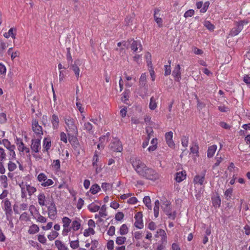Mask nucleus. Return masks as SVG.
<instances>
[{
  "mask_svg": "<svg viewBox=\"0 0 250 250\" xmlns=\"http://www.w3.org/2000/svg\"><path fill=\"white\" fill-rule=\"evenodd\" d=\"M6 115L4 113H0V123L4 124L6 122Z\"/></svg>",
  "mask_w": 250,
  "mask_h": 250,
  "instance_id": "obj_60",
  "label": "nucleus"
},
{
  "mask_svg": "<svg viewBox=\"0 0 250 250\" xmlns=\"http://www.w3.org/2000/svg\"><path fill=\"white\" fill-rule=\"evenodd\" d=\"M248 21L243 20L236 23L235 26L231 29L229 35L231 36L237 35L243 29L244 25L248 24Z\"/></svg>",
  "mask_w": 250,
  "mask_h": 250,
  "instance_id": "obj_5",
  "label": "nucleus"
},
{
  "mask_svg": "<svg viewBox=\"0 0 250 250\" xmlns=\"http://www.w3.org/2000/svg\"><path fill=\"white\" fill-rule=\"evenodd\" d=\"M90 233L94 234L95 231L92 228H89L88 229L84 230L83 232V235L85 237H87L90 235Z\"/></svg>",
  "mask_w": 250,
  "mask_h": 250,
  "instance_id": "obj_41",
  "label": "nucleus"
},
{
  "mask_svg": "<svg viewBox=\"0 0 250 250\" xmlns=\"http://www.w3.org/2000/svg\"><path fill=\"white\" fill-rule=\"evenodd\" d=\"M204 26L209 30L213 31L214 29V26L209 21H205Z\"/></svg>",
  "mask_w": 250,
  "mask_h": 250,
  "instance_id": "obj_42",
  "label": "nucleus"
},
{
  "mask_svg": "<svg viewBox=\"0 0 250 250\" xmlns=\"http://www.w3.org/2000/svg\"><path fill=\"white\" fill-rule=\"evenodd\" d=\"M70 246L73 249H76L79 247V241L78 240L72 241L70 243Z\"/></svg>",
  "mask_w": 250,
  "mask_h": 250,
  "instance_id": "obj_48",
  "label": "nucleus"
},
{
  "mask_svg": "<svg viewBox=\"0 0 250 250\" xmlns=\"http://www.w3.org/2000/svg\"><path fill=\"white\" fill-rule=\"evenodd\" d=\"M43 147L46 151H48L51 147V141L49 139L45 138L43 140Z\"/></svg>",
  "mask_w": 250,
  "mask_h": 250,
  "instance_id": "obj_32",
  "label": "nucleus"
},
{
  "mask_svg": "<svg viewBox=\"0 0 250 250\" xmlns=\"http://www.w3.org/2000/svg\"><path fill=\"white\" fill-rule=\"evenodd\" d=\"M205 171L201 175H197L194 178V183L195 184L202 185L205 179Z\"/></svg>",
  "mask_w": 250,
  "mask_h": 250,
  "instance_id": "obj_12",
  "label": "nucleus"
},
{
  "mask_svg": "<svg viewBox=\"0 0 250 250\" xmlns=\"http://www.w3.org/2000/svg\"><path fill=\"white\" fill-rule=\"evenodd\" d=\"M53 181L51 179H47L46 178V180L45 181H44L41 185L43 187H47L53 185Z\"/></svg>",
  "mask_w": 250,
  "mask_h": 250,
  "instance_id": "obj_56",
  "label": "nucleus"
},
{
  "mask_svg": "<svg viewBox=\"0 0 250 250\" xmlns=\"http://www.w3.org/2000/svg\"><path fill=\"white\" fill-rule=\"evenodd\" d=\"M139 85L140 89H142L139 93V95L143 98H144L148 91V85L146 84V76L145 73L142 74L139 79Z\"/></svg>",
  "mask_w": 250,
  "mask_h": 250,
  "instance_id": "obj_3",
  "label": "nucleus"
},
{
  "mask_svg": "<svg viewBox=\"0 0 250 250\" xmlns=\"http://www.w3.org/2000/svg\"><path fill=\"white\" fill-rule=\"evenodd\" d=\"M182 146L185 147H187L188 144V137L186 136L182 137L181 139Z\"/></svg>",
  "mask_w": 250,
  "mask_h": 250,
  "instance_id": "obj_49",
  "label": "nucleus"
},
{
  "mask_svg": "<svg viewBox=\"0 0 250 250\" xmlns=\"http://www.w3.org/2000/svg\"><path fill=\"white\" fill-rule=\"evenodd\" d=\"M93 125L92 124L88 122H85L83 125V129L89 132V133H93L92 131Z\"/></svg>",
  "mask_w": 250,
  "mask_h": 250,
  "instance_id": "obj_26",
  "label": "nucleus"
},
{
  "mask_svg": "<svg viewBox=\"0 0 250 250\" xmlns=\"http://www.w3.org/2000/svg\"><path fill=\"white\" fill-rule=\"evenodd\" d=\"M130 48L134 52H137L138 49L139 51H141L143 50L142 45L140 41H133L131 44Z\"/></svg>",
  "mask_w": 250,
  "mask_h": 250,
  "instance_id": "obj_13",
  "label": "nucleus"
},
{
  "mask_svg": "<svg viewBox=\"0 0 250 250\" xmlns=\"http://www.w3.org/2000/svg\"><path fill=\"white\" fill-rule=\"evenodd\" d=\"M194 14V11L193 9H190L186 11L184 14V17L186 18L191 17Z\"/></svg>",
  "mask_w": 250,
  "mask_h": 250,
  "instance_id": "obj_53",
  "label": "nucleus"
},
{
  "mask_svg": "<svg viewBox=\"0 0 250 250\" xmlns=\"http://www.w3.org/2000/svg\"><path fill=\"white\" fill-rule=\"evenodd\" d=\"M212 204L214 207H219L221 204V199L219 196L214 197L212 198Z\"/></svg>",
  "mask_w": 250,
  "mask_h": 250,
  "instance_id": "obj_27",
  "label": "nucleus"
},
{
  "mask_svg": "<svg viewBox=\"0 0 250 250\" xmlns=\"http://www.w3.org/2000/svg\"><path fill=\"white\" fill-rule=\"evenodd\" d=\"M6 154L4 150L2 147H0V161L4 160L6 158Z\"/></svg>",
  "mask_w": 250,
  "mask_h": 250,
  "instance_id": "obj_52",
  "label": "nucleus"
},
{
  "mask_svg": "<svg viewBox=\"0 0 250 250\" xmlns=\"http://www.w3.org/2000/svg\"><path fill=\"white\" fill-rule=\"evenodd\" d=\"M32 130L36 134H43L42 127L39 125L38 122L36 120H33L32 121Z\"/></svg>",
  "mask_w": 250,
  "mask_h": 250,
  "instance_id": "obj_9",
  "label": "nucleus"
},
{
  "mask_svg": "<svg viewBox=\"0 0 250 250\" xmlns=\"http://www.w3.org/2000/svg\"><path fill=\"white\" fill-rule=\"evenodd\" d=\"M15 148V146L14 145H12V146L8 149L9 150V155L11 156L13 158H15L16 157V154L14 151Z\"/></svg>",
  "mask_w": 250,
  "mask_h": 250,
  "instance_id": "obj_55",
  "label": "nucleus"
},
{
  "mask_svg": "<svg viewBox=\"0 0 250 250\" xmlns=\"http://www.w3.org/2000/svg\"><path fill=\"white\" fill-rule=\"evenodd\" d=\"M131 163L136 172L141 177L153 181L159 178L158 174L152 168L148 167L139 158H132Z\"/></svg>",
  "mask_w": 250,
  "mask_h": 250,
  "instance_id": "obj_1",
  "label": "nucleus"
},
{
  "mask_svg": "<svg viewBox=\"0 0 250 250\" xmlns=\"http://www.w3.org/2000/svg\"><path fill=\"white\" fill-rule=\"evenodd\" d=\"M20 219L21 220L25 221H29V217L28 215V213L26 212L22 213L20 217Z\"/></svg>",
  "mask_w": 250,
  "mask_h": 250,
  "instance_id": "obj_51",
  "label": "nucleus"
},
{
  "mask_svg": "<svg viewBox=\"0 0 250 250\" xmlns=\"http://www.w3.org/2000/svg\"><path fill=\"white\" fill-rule=\"evenodd\" d=\"M2 144L7 149L12 146V145H11L10 142L7 139H3L2 140Z\"/></svg>",
  "mask_w": 250,
  "mask_h": 250,
  "instance_id": "obj_64",
  "label": "nucleus"
},
{
  "mask_svg": "<svg viewBox=\"0 0 250 250\" xmlns=\"http://www.w3.org/2000/svg\"><path fill=\"white\" fill-rule=\"evenodd\" d=\"M109 148L113 151L121 152L123 150L121 142L118 140H115L109 146Z\"/></svg>",
  "mask_w": 250,
  "mask_h": 250,
  "instance_id": "obj_6",
  "label": "nucleus"
},
{
  "mask_svg": "<svg viewBox=\"0 0 250 250\" xmlns=\"http://www.w3.org/2000/svg\"><path fill=\"white\" fill-rule=\"evenodd\" d=\"M41 141L39 139H35L32 140V144L31 148L35 152H38L40 146Z\"/></svg>",
  "mask_w": 250,
  "mask_h": 250,
  "instance_id": "obj_14",
  "label": "nucleus"
},
{
  "mask_svg": "<svg viewBox=\"0 0 250 250\" xmlns=\"http://www.w3.org/2000/svg\"><path fill=\"white\" fill-rule=\"evenodd\" d=\"M161 208L164 212L168 216V218L174 220L176 217L175 212H171V203L166 199L162 200Z\"/></svg>",
  "mask_w": 250,
  "mask_h": 250,
  "instance_id": "obj_4",
  "label": "nucleus"
},
{
  "mask_svg": "<svg viewBox=\"0 0 250 250\" xmlns=\"http://www.w3.org/2000/svg\"><path fill=\"white\" fill-rule=\"evenodd\" d=\"M64 122L68 128L66 129L68 140L70 143L75 142L77 141V136L78 134V128L75 124V120L70 116L65 117Z\"/></svg>",
  "mask_w": 250,
  "mask_h": 250,
  "instance_id": "obj_2",
  "label": "nucleus"
},
{
  "mask_svg": "<svg viewBox=\"0 0 250 250\" xmlns=\"http://www.w3.org/2000/svg\"><path fill=\"white\" fill-rule=\"evenodd\" d=\"M100 190L101 188L100 186L98 184H95L91 187L90 191L92 194H95Z\"/></svg>",
  "mask_w": 250,
  "mask_h": 250,
  "instance_id": "obj_28",
  "label": "nucleus"
},
{
  "mask_svg": "<svg viewBox=\"0 0 250 250\" xmlns=\"http://www.w3.org/2000/svg\"><path fill=\"white\" fill-rule=\"evenodd\" d=\"M39 227L37 225L33 224L30 227L28 231L29 233L33 234L39 232Z\"/></svg>",
  "mask_w": 250,
  "mask_h": 250,
  "instance_id": "obj_25",
  "label": "nucleus"
},
{
  "mask_svg": "<svg viewBox=\"0 0 250 250\" xmlns=\"http://www.w3.org/2000/svg\"><path fill=\"white\" fill-rule=\"evenodd\" d=\"M209 4L210 3L209 1L205 2L204 4L203 7L201 9L200 12L201 13H205L207 11L209 5Z\"/></svg>",
  "mask_w": 250,
  "mask_h": 250,
  "instance_id": "obj_57",
  "label": "nucleus"
},
{
  "mask_svg": "<svg viewBox=\"0 0 250 250\" xmlns=\"http://www.w3.org/2000/svg\"><path fill=\"white\" fill-rule=\"evenodd\" d=\"M143 214L141 212H138L135 215V222L134 223L135 226L139 229H141L144 227V224L142 220Z\"/></svg>",
  "mask_w": 250,
  "mask_h": 250,
  "instance_id": "obj_7",
  "label": "nucleus"
},
{
  "mask_svg": "<svg viewBox=\"0 0 250 250\" xmlns=\"http://www.w3.org/2000/svg\"><path fill=\"white\" fill-rule=\"evenodd\" d=\"M126 238L124 236H119L117 237L116 243L117 244L121 245L125 243L126 241Z\"/></svg>",
  "mask_w": 250,
  "mask_h": 250,
  "instance_id": "obj_39",
  "label": "nucleus"
},
{
  "mask_svg": "<svg viewBox=\"0 0 250 250\" xmlns=\"http://www.w3.org/2000/svg\"><path fill=\"white\" fill-rule=\"evenodd\" d=\"M100 211H99V215L101 217H105L107 215L106 213V207L104 205L100 208Z\"/></svg>",
  "mask_w": 250,
  "mask_h": 250,
  "instance_id": "obj_44",
  "label": "nucleus"
},
{
  "mask_svg": "<svg viewBox=\"0 0 250 250\" xmlns=\"http://www.w3.org/2000/svg\"><path fill=\"white\" fill-rule=\"evenodd\" d=\"M38 203L41 206H43L45 205V196L44 193H41L38 196Z\"/></svg>",
  "mask_w": 250,
  "mask_h": 250,
  "instance_id": "obj_24",
  "label": "nucleus"
},
{
  "mask_svg": "<svg viewBox=\"0 0 250 250\" xmlns=\"http://www.w3.org/2000/svg\"><path fill=\"white\" fill-rule=\"evenodd\" d=\"M62 222L63 223V228H68L70 226L71 220L67 217H64L62 219Z\"/></svg>",
  "mask_w": 250,
  "mask_h": 250,
  "instance_id": "obj_29",
  "label": "nucleus"
},
{
  "mask_svg": "<svg viewBox=\"0 0 250 250\" xmlns=\"http://www.w3.org/2000/svg\"><path fill=\"white\" fill-rule=\"evenodd\" d=\"M146 62L149 67L152 66L151 62V55L150 53L147 52L146 54Z\"/></svg>",
  "mask_w": 250,
  "mask_h": 250,
  "instance_id": "obj_47",
  "label": "nucleus"
},
{
  "mask_svg": "<svg viewBox=\"0 0 250 250\" xmlns=\"http://www.w3.org/2000/svg\"><path fill=\"white\" fill-rule=\"evenodd\" d=\"M46 176L42 173H40L38 176V180L40 182L45 181L46 180Z\"/></svg>",
  "mask_w": 250,
  "mask_h": 250,
  "instance_id": "obj_62",
  "label": "nucleus"
},
{
  "mask_svg": "<svg viewBox=\"0 0 250 250\" xmlns=\"http://www.w3.org/2000/svg\"><path fill=\"white\" fill-rule=\"evenodd\" d=\"M60 139L64 143H67V137L66 134L63 132H62L60 134Z\"/></svg>",
  "mask_w": 250,
  "mask_h": 250,
  "instance_id": "obj_59",
  "label": "nucleus"
},
{
  "mask_svg": "<svg viewBox=\"0 0 250 250\" xmlns=\"http://www.w3.org/2000/svg\"><path fill=\"white\" fill-rule=\"evenodd\" d=\"M17 168V165L14 163L9 161L8 164V169L10 171H13Z\"/></svg>",
  "mask_w": 250,
  "mask_h": 250,
  "instance_id": "obj_43",
  "label": "nucleus"
},
{
  "mask_svg": "<svg viewBox=\"0 0 250 250\" xmlns=\"http://www.w3.org/2000/svg\"><path fill=\"white\" fill-rule=\"evenodd\" d=\"M100 208L98 205H96L94 202L89 204L88 206V209L92 212H95L98 211Z\"/></svg>",
  "mask_w": 250,
  "mask_h": 250,
  "instance_id": "obj_23",
  "label": "nucleus"
},
{
  "mask_svg": "<svg viewBox=\"0 0 250 250\" xmlns=\"http://www.w3.org/2000/svg\"><path fill=\"white\" fill-rule=\"evenodd\" d=\"M128 232V229L125 224L122 225L120 229V234L121 235L126 234Z\"/></svg>",
  "mask_w": 250,
  "mask_h": 250,
  "instance_id": "obj_30",
  "label": "nucleus"
},
{
  "mask_svg": "<svg viewBox=\"0 0 250 250\" xmlns=\"http://www.w3.org/2000/svg\"><path fill=\"white\" fill-rule=\"evenodd\" d=\"M2 202L3 203L4 210H6V209L10 208H11V204L9 201V199H8L7 198L3 200Z\"/></svg>",
  "mask_w": 250,
  "mask_h": 250,
  "instance_id": "obj_40",
  "label": "nucleus"
},
{
  "mask_svg": "<svg viewBox=\"0 0 250 250\" xmlns=\"http://www.w3.org/2000/svg\"><path fill=\"white\" fill-rule=\"evenodd\" d=\"M217 149V146L216 145H212L208 148V157L209 158L212 157Z\"/></svg>",
  "mask_w": 250,
  "mask_h": 250,
  "instance_id": "obj_22",
  "label": "nucleus"
},
{
  "mask_svg": "<svg viewBox=\"0 0 250 250\" xmlns=\"http://www.w3.org/2000/svg\"><path fill=\"white\" fill-rule=\"evenodd\" d=\"M232 193V189L231 188L227 189L225 192V197L227 200H229L231 199V197Z\"/></svg>",
  "mask_w": 250,
  "mask_h": 250,
  "instance_id": "obj_38",
  "label": "nucleus"
},
{
  "mask_svg": "<svg viewBox=\"0 0 250 250\" xmlns=\"http://www.w3.org/2000/svg\"><path fill=\"white\" fill-rule=\"evenodd\" d=\"M218 110L221 112H228L229 111V108L228 106H226L224 105H221L218 106Z\"/></svg>",
  "mask_w": 250,
  "mask_h": 250,
  "instance_id": "obj_50",
  "label": "nucleus"
},
{
  "mask_svg": "<svg viewBox=\"0 0 250 250\" xmlns=\"http://www.w3.org/2000/svg\"><path fill=\"white\" fill-rule=\"evenodd\" d=\"M70 48H67V54H66V58L67 60L68 64L70 65L72 63L73 59L70 53Z\"/></svg>",
  "mask_w": 250,
  "mask_h": 250,
  "instance_id": "obj_36",
  "label": "nucleus"
},
{
  "mask_svg": "<svg viewBox=\"0 0 250 250\" xmlns=\"http://www.w3.org/2000/svg\"><path fill=\"white\" fill-rule=\"evenodd\" d=\"M55 245L58 250H68V248L60 240H56Z\"/></svg>",
  "mask_w": 250,
  "mask_h": 250,
  "instance_id": "obj_21",
  "label": "nucleus"
},
{
  "mask_svg": "<svg viewBox=\"0 0 250 250\" xmlns=\"http://www.w3.org/2000/svg\"><path fill=\"white\" fill-rule=\"evenodd\" d=\"M172 75L175 78V81H179L181 78L180 66L177 64L172 71Z\"/></svg>",
  "mask_w": 250,
  "mask_h": 250,
  "instance_id": "obj_15",
  "label": "nucleus"
},
{
  "mask_svg": "<svg viewBox=\"0 0 250 250\" xmlns=\"http://www.w3.org/2000/svg\"><path fill=\"white\" fill-rule=\"evenodd\" d=\"M224 155L221 156V155H219L218 153L215 157L216 162L212 166V168L215 169L216 167H218L220 165V164L224 160Z\"/></svg>",
  "mask_w": 250,
  "mask_h": 250,
  "instance_id": "obj_17",
  "label": "nucleus"
},
{
  "mask_svg": "<svg viewBox=\"0 0 250 250\" xmlns=\"http://www.w3.org/2000/svg\"><path fill=\"white\" fill-rule=\"evenodd\" d=\"M98 160H99V158H98V156L97 154H95L93 156V160H92V165L94 167H97L98 166V164H97V163L98 162Z\"/></svg>",
  "mask_w": 250,
  "mask_h": 250,
  "instance_id": "obj_61",
  "label": "nucleus"
},
{
  "mask_svg": "<svg viewBox=\"0 0 250 250\" xmlns=\"http://www.w3.org/2000/svg\"><path fill=\"white\" fill-rule=\"evenodd\" d=\"M57 208L55 204L53 201H52L48 207V216L51 219H54L57 214Z\"/></svg>",
  "mask_w": 250,
  "mask_h": 250,
  "instance_id": "obj_8",
  "label": "nucleus"
},
{
  "mask_svg": "<svg viewBox=\"0 0 250 250\" xmlns=\"http://www.w3.org/2000/svg\"><path fill=\"white\" fill-rule=\"evenodd\" d=\"M143 202L149 209H151V200L148 196H145L143 199Z\"/></svg>",
  "mask_w": 250,
  "mask_h": 250,
  "instance_id": "obj_31",
  "label": "nucleus"
},
{
  "mask_svg": "<svg viewBox=\"0 0 250 250\" xmlns=\"http://www.w3.org/2000/svg\"><path fill=\"white\" fill-rule=\"evenodd\" d=\"M4 211H5L7 220L8 221H9V223H11L12 224H13L12 217L13 211H12V208H10L6 209V210H4Z\"/></svg>",
  "mask_w": 250,
  "mask_h": 250,
  "instance_id": "obj_20",
  "label": "nucleus"
},
{
  "mask_svg": "<svg viewBox=\"0 0 250 250\" xmlns=\"http://www.w3.org/2000/svg\"><path fill=\"white\" fill-rule=\"evenodd\" d=\"M52 166L54 168H55L57 170H59L60 168V161L59 160H54Z\"/></svg>",
  "mask_w": 250,
  "mask_h": 250,
  "instance_id": "obj_54",
  "label": "nucleus"
},
{
  "mask_svg": "<svg viewBox=\"0 0 250 250\" xmlns=\"http://www.w3.org/2000/svg\"><path fill=\"white\" fill-rule=\"evenodd\" d=\"M157 107V103L153 97H152L150 100L149 108L151 110H154Z\"/></svg>",
  "mask_w": 250,
  "mask_h": 250,
  "instance_id": "obj_34",
  "label": "nucleus"
},
{
  "mask_svg": "<svg viewBox=\"0 0 250 250\" xmlns=\"http://www.w3.org/2000/svg\"><path fill=\"white\" fill-rule=\"evenodd\" d=\"M168 65H165V76H168L171 73V69H170V61H168Z\"/></svg>",
  "mask_w": 250,
  "mask_h": 250,
  "instance_id": "obj_45",
  "label": "nucleus"
},
{
  "mask_svg": "<svg viewBox=\"0 0 250 250\" xmlns=\"http://www.w3.org/2000/svg\"><path fill=\"white\" fill-rule=\"evenodd\" d=\"M3 36L6 38H8L10 36H11L13 38H15V36L13 33V28H11L7 33H5Z\"/></svg>",
  "mask_w": 250,
  "mask_h": 250,
  "instance_id": "obj_46",
  "label": "nucleus"
},
{
  "mask_svg": "<svg viewBox=\"0 0 250 250\" xmlns=\"http://www.w3.org/2000/svg\"><path fill=\"white\" fill-rule=\"evenodd\" d=\"M146 132L147 134V138L150 139L151 136L153 135V130L151 127H146Z\"/></svg>",
  "mask_w": 250,
  "mask_h": 250,
  "instance_id": "obj_58",
  "label": "nucleus"
},
{
  "mask_svg": "<svg viewBox=\"0 0 250 250\" xmlns=\"http://www.w3.org/2000/svg\"><path fill=\"white\" fill-rule=\"evenodd\" d=\"M172 137L173 133L172 131L167 132L165 134V139L167 144L170 147H173L175 145L172 140Z\"/></svg>",
  "mask_w": 250,
  "mask_h": 250,
  "instance_id": "obj_10",
  "label": "nucleus"
},
{
  "mask_svg": "<svg viewBox=\"0 0 250 250\" xmlns=\"http://www.w3.org/2000/svg\"><path fill=\"white\" fill-rule=\"evenodd\" d=\"M26 188L28 192L29 195L31 196L36 191V188L29 185H26Z\"/></svg>",
  "mask_w": 250,
  "mask_h": 250,
  "instance_id": "obj_33",
  "label": "nucleus"
},
{
  "mask_svg": "<svg viewBox=\"0 0 250 250\" xmlns=\"http://www.w3.org/2000/svg\"><path fill=\"white\" fill-rule=\"evenodd\" d=\"M38 239V241L42 244H44L46 242V239L43 235H39Z\"/></svg>",
  "mask_w": 250,
  "mask_h": 250,
  "instance_id": "obj_63",
  "label": "nucleus"
},
{
  "mask_svg": "<svg viewBox=\"0 0 250 250\" xmlns=\"http://www.w3.org/2000/svg\"><path fill=\"white\" fill-rule=\"evenodd\" d=\"M34 217L37 221L41 223H45L46 222V218L41 215L39 212L37 213V215L34 216Z\"/></svg>",
  "mask_w": 250,
  "mask_h": 250,
  "instance_id": "obj_35",
  "label": "nucleus"
},
{
  "mask_svg": "<svg viewBox=\"0 0 250 250\" xmlns=\"http://www.w3.org/2000/svg\"><path fill=\"white\" fill-rule=\"evenodd\" d=\"M186 177V172L185 171H182L177 172L175 174V180L177 182L180 183L185 179Z\"/></svg>",
  "mask_w": 250,
  "mask_h": 250,
  "instance_id": "obj_16",
  "label": "nucleus"
},
{
  "mask_svg": "<svg viewBox=\"0 0 250 250\" xmlns=\"http://www.w3.org/2000/svg\"><path fill=\"white\" fill-rule=\"evenodd\" d=\"M79 62V60H77L75 62L74 64H73L72 63L71 64H70L71 68L72 69L73 71L74 72L75 74L78 79L80 76V69H79V67L77 65Z\"/></svg>",
  "mask_w": 250,
  "mask_h": 250,
  "instance_id": "obj_18",
  "label": "nucleus"
},
{
  "mask_svg": "<svg viewBox=\"0 0 250 250\" xmlns=\"http://www.w3.org/2000/svg\"><path fill=\"white\" fill-rule=\"evenodd\" d=\"M50 121L52 125L53 128L54 130H57L59 126V119L57 115L54 114L52 115L50 118Z\"/></svg>",
  "mask_w": 250,
  "mask_h": 250,
  "instance_id": "obj_11",
  "label": "nucleus"
},
{
  "mask_svg": "<svg viewBox=\"0 0 250 250\" xmlns=\"http://www.w3.org/2000/svg\"><path fill=\"white\" fill-rule=\"evenodd\" d=\"M81 220L79 219H76L72 222L71 225V229L74 231L78 230L81 227Z\"/></svg>",
  "mask_w": 250,
  "mask_h": 250,
  "instance_id": "obj_19",
  "label": "nucleus"
},
{
  "mask_svg": "<svg viewBox=\"0 0 250 250\" xmlns=\"http://www.w3.org/2000/svg\"><path fill=\"white\" fill-rule=\"evenodd\" d=\"M59 235V233L55 230L52 232L48 235L47 237L49 240L52 241L57 238Z\"/></svg>",
  "mask_w": 250,
  "mask_h": 250,
  "instance_id": "obj_37",
  "label": "nucleus"
}]
</instances>
